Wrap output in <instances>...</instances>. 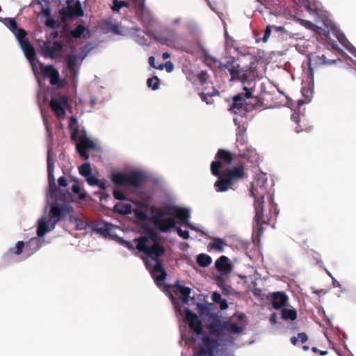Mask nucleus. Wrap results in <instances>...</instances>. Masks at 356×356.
Segmentation results:
<instances>
[{
    "instance_id": "obj_1",
    "label": "nucleus",
    "mask_w": 356,
    "mask_h": 356,
    "mask_svg": "<svg viewBox=\"0 0 356 356\" xmlns=\"http://www.w3.org/2000/svg\"><path fill=\"white\" fill-rule=\"evenodd\" d=\"M145 234L147 236H141L135 238L134 241L137 243L136 248L149 257L151 261L154 262V264H151L150 261H146V266L154 277L156 285L159 286L160 282H163L167 276L163 262L160 259V257L164 255L165 249L160 243V236L153 228L147 227L145 229ZM121 243L129 250L135 249L130 241L121 239Z\"/></svg>"
},
{
    "instance_id": "obj_2",
    "label": "nucleus",
    "mask_w": 356,
    "mask_h": 356,
    "mask_svg": "<svg viewBox=\"0 0 356 356\" xmlns=\"http://www.w3.org/2000/svg\"><path fill=\"white\" fill-rule=\"evenodd\" d=\"M234 159V154L224 149H219L216 154V161L211 163V174L218 178L214 183L216 191L218 193L225 192L232 188L233 185L245 176L243 165L226 169L220 172L223 165H230Z\"/></svg>"
},
{
    "instance_id": "obj_3",
    "label": "nucleus",
    "mask_w": 356,
    "mask_h": 356,
    "mask_svg": "<svg viewBox=\"0 0 356 356\" xmlns=\"http://www.w3.org/2000/svg\"><path fill=\"white\" fill-rule=\"evenodd\" d=\"M153 212L154 215L151 217L150 220L154 227L161 232L166 233L171 229H175L180 237L188 239L190 237L189 232L186 230L183 231L181 228L176 227L175 218L181 221L188 227L194 230L196 229L188 221L190 213L186 208L166 205L163 208L156 209Z\"/></svg>"
},
{
    "instance_id": "obj_4",
    "label": "nucleus",
    "mask_w": 356,
    "mask_h": 356,
    "mask_svg": "<svg viewBox=\"0 0 356 356\" xmlns=\"http://www.w3.org/2000/svg\"><path fill=\"white\" fill-rule=\"evenodd\" d=\"M250 194L254 200V208L255 215L254 218V228L257 229L258 235H261L264 232L263 226L268 225L271 222V210L274 209L275 216L278 214L276 204L273 202L271 196H270V211L268 213H264V197L266 195H269L267 179L265 176L261 175L257 179L252 183Z\"/></svg>"
},
{
    "instance_id": "obj_5",
    "label": "nucleus",
    "mask_w": 356,
    "mask_h": 356,
    "mask_svg": "<svg viewBox=\"0 0 356 356\" xmlns=\"http://www.w3.org/2000/svg\"><path fill=\"white\" fill-rule=\"evenodd\" d=\"M208 329L209 334H202L194 356H215V351L220 346L219 337L225 334L227 323L216 319L209 324Z\"/></svg>"
},
{
    "instance_id": "obj_6",
    "label": "nucleus",
    "mask_w": 356,
    "mask_h": 356,
    "mask_svg": "<svg viewBox=\"0 0 356 356\" xmlns=\"http://www.w3.org/2000/svg\"><path fill=\"white\" fill-rule=\"evenodd\" d=\"M243 90L244 92L233 97L232 103L229 108L231 113L241 116H245L248 113L256 109L259 101L258 97L252 95V88L244 86Z\"/></svg>"
},
{
    "instance_id": "obj_7",
    "label": "nucleus",
    "mask_w": 356,
    "mask_h": 356,
    "mask_svg": "<svg viewBox=\"0 0 356 356\" xmlns=\"http://www.w3.org/2000/svg\"><path fill=\"white\" fill-rule=\"evenodd\" d=\"M31 67L35 75L40 74L44 78H49L51 85L56 86L58 88L64 86L60 81L59 72L53 65H44L39 60H37L34 63H32Z\"/></svg>"
},
{
    "instance_id": "obj_8",
    "label": "nucleus",
    "mask_w": 356,
    "mask_h": 356,
    "mask_svg": "<svg viewBox=\"0 0 356 356\" xmlns=\"http://www.w3.org/2000/svg\"><path fill=\"white\" fill-rule=\"evenodd\" d=\"M111 179L116 186L138 188L142 185L144 177L142 174L138 172L131 174L118 172L111 175Z\"/></svg>"
},
{
    "instance_id": "obj_9",
    "label": "nucleus",
    "mask_w": 356,
    "mask_h": 356,
    "mask_svg": "<svg viewBox=\"0 0 356 356\" xmlns=\"http://www.w3.org/2000/svg\"><path fill=\"white\" fill-rule=\"evenodd\" d=\"M230 63H219L218 68L221 70L227 69L231 76L230 81H239L243 83L248 82L253 77V68L251 67H241L238 64L236 66H229Z\"/></svg>"
},
{
    "instance_id": "obj_10",
    "label": "nucleus",
    "mask_w": 356,
    "mask_h": 356,
    "mask_svg": "<svg viewBox=\"0 0 356 356\" xmlns=\"http://www.w3.org/2000/svg\"><path fill=\"white\" fill-rule=\"evenodd\" d=\"M308 67L309 74L308 79L310 81H314V67H318L321 66H329L337 63V59L329 58L325 53L317 54L312 53L307 55Z\"/></svg>"
},
{
    "instance_id": "obj_11",
    "label": "nucleus",
    "mask_w": 356,
    "mask_h": 356,
    "mask_svg": "<svg viewBox=\"0 0 356 356\" xmlns=\"http://www.w3.org/2000/svg\"><path fill=\"white\" fill-rule=\"evenodd\" d=\"M49 106L56 116L62 119L66 115V110L70 108L68 97L60 94L51 97Z\"/></svg>"
},
{
    "instance_id": "obj_12",
    "label": "nucleus",
    "mask_w": 356,
    "mask_h": 356,
    "mask_svg": "<svg viewBox=\"0 0 356 356\" xmlns=\"http://www.w3.org/2000/svg\"><path fill=\"white\" fill-rule=\"evenodd\" d=\"M96 148V144L91 140L89 138L82 136L80 141L76 143V149L79 154L80 156L85 160L89 159L88 151Z\"/></svg>"
},
{
    "instance_id": "obj_13",
    "label": "nucleus",
    "mask_w": 356,
    "mask_h": 356,
    "mask_svg": "<svg viewBox=\"0 0 356 356\" xmlns=\"http://www.w3.org/2000/svg\"><path fill=\"white\" fill-rule=\"evenodd\" d=\"M49 41L44 42L41 46V54L44 58H50L55 59L58 58L57 52H60L63 49V44L58 41H54L53 46L50 45Z\"/></svg>"
},
{
    "instance_id": "obj_14",
    "label": "nucleus",
    "mask_w": 356,
    "mask_h": 356,
    "mask_svg": "<svg viewBox=\"0 0 356 356\" xmlns=\"http://www.w3.org/2000/svg\"><path fill=\"white\" fill-rule=\"evenodd\" d=\"M186 319L191 330H193L196 334H202V323L195 313L187 309L186 310Z\"/></svg>"
},
{
    "instance_id": "obj_15",
    "label": "nucleus",
    "mask_w": 356,
    "mask_h": 356,
    "mask_svg": "<svg viewBox=\"0 0 356 356\" xmlns=\"http://www.w3.org/2000/svg\"><path fill=\"white\" fill-rule=\"evenodd\" d=\"M66 211V207L60 206L58 204H52L50 207L49 218L52 220L51 228L54 229L56 224L64 218V213Z\"/></svg>"
},
{
    "instance_id": "obj_16",
    "label": "nucleus",
    "mask_w": 356,
    "mask_h": 356,
    "mask_svg": "<svg viewBox=\"0 0 356 356\" xmlns=\"http://www.w3.org/2000/svg\"><path fill=\"white\" fill-rule=\"evenodd\" d=\"M326 26L328 29L324 35L327 40H332V35L336 38V39L342 44L346 41V38L343 33L331 22H330Z\"/></svg>"
},
{
    "instance_id": "obj_17",
    "label": "nucleus",
    "mask_w": 356,
    "mask_h": 356,
    "mask_svg": "<svg viewBox=\"0 0 356 356\" xmlns=\"http://www.w3.org/2000/svg\"><path fill=\"white\" fill-rule=\"evenodd\" d=\"M20 46L25 54L26 58L30 61L31 65L34 63L36 59V53L30 41L25 38L19 41Z\"/></svg>"
},
{
    "instance_id": "obj_18",
    "label": "nucleus",
    "mask_w": 356,
    "mask_h": 356,
    "mask_svg": "<svg viewBox=\"0 0 356 356\" xmlns=\"http://www.w3.org/2000/svg\"><path fill=\"white\" fill-rule=\"evenodd\" d=\"M215 266L218 271L222 275H227L232 271L233 266L229 261L226 256H220L215 262Z\"/></svg>"
},
{
    "instance_id": "obj_19",
    "label": "nucleus",
    "mask_w": 356,
    "mask_h": 356,
    "mask_svg": "<svg viewBox=\"0 0 356 356\" xmlns=\"http://www.w3.org/2000/svg\"><path fill=\"white\" fill-rule=\"evenodd\" d=\"M272 305L275 309L284 307L288 301V296L284 292H275L272 295Z\"/></svg>"
},
{
    "instance_id": "obj_20",
    "label": "nucleus",
    "mask_w": 356,
    "mask_h": 356,
    "mask_svg": "<svg viewBox=\"0 0 356 356\" xmlns=\"http://www.w3.org/2000/svg\"><path fill=\"white\" fill-rule=\"evenodd\" d=\"M77 61L78 58L76 55L70 54L66 58L67 67L74 78L78 74Z\"/></svg>"
},
{
    "instance_id": "obj_21",
    "label": "nucleus",
    "mask_w": 356,
    "mask_h": 356,
    "mask_svg": "<svg viewBox=\"0 0 356 356\" xmlns=\"http://www.w3.org/2000/svg\"><path fill=\"white\" fill-rule=\"evenodd\" d=\"M226 245V241L223 238L215 237L213 238L212 242L209 244L208 248L211 250H214L215 251L222 252L224 251Z\"/></svg>"
},
{
    "instance_id": "obj_22",
    "label": "nucleus",
    "mask_w": 356,
    "mask_h": 356,
    "mask_svg": "<svg viewBox=\"0 0 356 356\" xmlns=\"http://www.w3.org/2000/svg\"><path fill=\"white\" fill-rule=\"evenodd\" d=\"M54 161L51 158V149L49 148L47 152V172H48V181L49 182L55 181V177L54 174Z\"/></svg>"
},
{
    "instance_id": "obj_23",
    "label": "nucleus",
    "mask_w": 356,
    "mask_h": 356,
    "mask_svg": "<svg viewBox=\"0 0 356 356\" xmlns=\"http://www.w3.org/2000/svg\"><path fill=\"white\" fill-rule=\"evenodd\" d=\"M53 229L51 228V225H49L44 219H40L38 222L37 235L42 237L47 232Z\"/></svg>"
},
{
    "instance_id": "obj_24",
    "label": "nucleus",
    "mask_w": 356,
    "mask_h": 356,
    "mask_svg": "<svg viewBox=\"0 0 356 356\" xmlns=\"http://www.w3.org/2000/svg\"><path fill=\"white\" fill-rule=\"evenodd\" d=\"M113 211L121 215L130 214L132 212V206L130 204L119 202L114 206Z\"/></svg>"
},
{
    "instance_id": "obj_25",
    "label": "nucleus",
    "mask_w": 356,
    "mask_h": 356,
    "mask_svg": "<svg viewBox=\"0 0 356 356\" xmlns=\"http://www.w3.org/2000/svg\"><path fill=\"white\" fill-rule=\"evenodd\" d=\"M91 229L93 232L101 234H108L111 230L110 224L107 222L95 224L91 226Z\"/></svg>"
},
{
    "instance_id": "obj_26",
    "label": "nucleus",
    "mask_w": 356,
    "mask_h": 356,
    "mask_svg": "<svg viewBox=\"0 0 356 356\" xmlns=\"http://www.w3.org/2000/svg\"><path fill=\"white\" fill-rule=\"evenodd\" d=\"M175 287L179 290L183 302L187 303L188 302L189 296L191 293V289L188 286H182L179 284H175Z\"/></svg>"
},
{
    "instance_id": "obj_27",
    "label": "nucleus",
    "mask_w": 356,
    "mask_h": 356,
    "mask_svg": "<svg viewBox=\"0 0 356 356\" xmlns=\"http://www.w3.org/2000/svg\"><path fill=\"white\" fill-rule=\"evenodd\" d=\"M211 262V257L206 254H200L197 257V263L201 267H207Z\"/></svg>"
},
{
    "instance_id": "obj_28",
    "label": "nucleus",
    "mask_w": 356,
    "mask_h": 356,
    "mask_svg": "<svg viewBox=\"0 0 356 356\" xmlns=\"http://www.w3.org/2000/svg\"><path fill=\"white\" fill-rule=\"evenodd\" d=\"M282 317L284 320L295 321L297 318V313L295 309L284 308L282 310Z\"/></svg>"
},
{
    "instance_id": "obj_29",
    "label": "nucleus",
    "mask_w": 356,
    "mask_h": 356,
    "mask_svg": "<svg viewBox=\"0 0 356 356\" xmlns=\"http://www.w3.org/2000/svg\"><path fill=\"white\" fill-rule=\"evenodd\" d=\"M86 134L83 132H81L78 127H75L72 129H71V134L70 138L72 141L76 142V143L78 141H80L81 138L82 136H86Z\"/></svg>"
},
{
    "instance_id": "obj_30",
    "label": "nucleus",
    "mask_w": 356,
    "mask_h": 356,
    "mask_svg": "<svg viewBox=\"0 0 356 356\" xmlns=\"http://www.w3.org/2000/svg\"><path fill=\"white\" fill-rule=\"evenodd\" d=\"M79 171L81 175L84 177H88L92 175V169L89 163H83L79 168Z\"/></svg>"
},
{
    "instance_id": "obj_31",
    "label": "nucleus",
    "mask_w": 356,
    "mask_h": 356,
    "mask_svg": "<svg viewBox=\"0 0 356 356\" xmlns=\"http://www.w3.org/2000/svg\"><path fill=\"white\" fill-rule=\"evenodd\" d=\"M86 31L83 25L79 24L74 29L70 31V35L74 38H80Z\"/></svg>"
},
{
    "instance_id": "obj_32",
    "label": "nucleus",
    "mask_w": 356,
    "mask_h": 356,
    "mask_svg": "<svg viewBox=\"0 0 356 356\" xmlns=\"http://www.w3.org/2000/svg\"><path fill=\"white\" fill-rule=\"evenodd\" d=\"M160 84V79L154 76L152 78H149L147 81V85L149 88H151L152 90H155L159 88Z\"/></svg>"
},
{
    "instance_id": "obj_33",
    "label": "nucleus",
    "mask_w": 356,
    "mask_h": 356,
    "mask_svg": "<svg viewBox=\"0 0 356 356\" xmlns=\"http://www.w3.org/2000/svg\"><path fill=\"white\" fill-rule=\"evenodd\" d=\"M243 331V327L241 326L238 325L236 323H233L231 324L227 323V329L225 332H232L234 334L241 333Z\"/></svg>"
},
{
    "instance_id": "obj_34",
    "label": "nucleus",
    "mask_w": 356,
    "mask_h": 356,
    "mask_svg": "<svg viewBox=\"0 0 356 356\" xmlns=\"http://www.w3.org/2000/svg\"><path fill=\"white\" fill-rule=\"evenodd\" d=\"M24 247V242L23 241H18L16 243L15 248H10L9 250V251L8 252V254H16V255H19L22 252Z\"/></svg>"
},
{
    "instance_id": "obj_35",
    "label": "nucleus",
    "mask_w": 356,
    "mask_h": 356,
    "mask_svg": "<svg viewBox=\"0 0 356 356\" xmlns=\"http://www.w3.org/2000/svg\"><path fill=\"white\" fill-rule=\"evenodd\" d=\"M127 6V3L124 1L113 0L112 10L119 11L122 7Z\"/></svg>"
},
{
    "instance_id": "obj_36",
    "label": "nucleus",
    "mask_w": 356,
    "mask_h": 356,
    "mask_svg": "<svg viewBox=\"0 0 356 356\" xmlns=\"http://www.w3.org/2000/svg\"><path fill=\"white\" fill-rule=\"evenodd\" d=\"M208 78L209 74L207 71L202 70L197 74V79L202 85H204L206 83Z\"/></svg>"
},
{
    "instance_id": "obj_37",
    "label": "nucleus",
    "mask_w": 356,
    "mask_h": 356,
    "mask_svg": "<svg viewBox=\"0 0 356 356\" xmlns=\"http://www.w3.org/2000/svg\"><path fill=\"white\" fill-rule=\"evenodd\" d=\"M113 193L114 198L116 199V200H126L125 195L120 190L115 189L113 191Z\"/></svg>"
},
{
    "instance_id": "obj_38",
    "label": "nucleus",
    "mask_w": 356,
    "mask_h": 356,
    "mask_svg": "<svg viewBox=\"0 0 356 356\" xmlns=\"http://www.w3.org/2000/svg\"><path fill=\"white\" fill-rule=\"evenodd\" d=\"M272 29H273V26L268 25L266 27V29H265V31H264V36L262 38V40L264 42H266L268 40V39L269 38V37L270 35Z\"/></svg>"
},
{
    "instance_id": "obj_39",
    "label": "nucleus",
    "mask_w": 356,
    "mask_h": 356,
    "mask_svg": "<svg viewBox=\"0 0 356 356\" xmlns=\"http://www.w3.org/2000/svg\"><path fill=\"white\" fill-rule=\"evenodd\" d=\"M88 184L90 186H96L99 184V179L95 176L90 175L86 178Z\"/></svg>"
},
{
    "instance_id": "obj_40",
    "label": "nucleus",
    "mask_w": 356,
    "mask_h": 356,
    "mask_svg": "<svg viewBox=\"0 0 356 356\" xmlns=\"http://www.w3.org/2000/svg\"><path fill=\"white\" fill-rule=\"evenodd\" d=\"M72 191L74 194L79 195L81 199L85 198V195L81 193V188L78 184H74L72 187Z\"/></svg>"
},
{
    "instance_id": "obj_41",
    "label": "nucleus",
    "mask_w": 356,
    "mask_h": 356,
    "mask_svg": "<svg viewBox=\"0 0 356 356\" xmlns=\"http://www.w3.org/2000/svg\"><path fill=\"white\" fill-rule=\"evenodd\" d=\"M7 26L13 32H15L17 29V24L14 19H9Z\"/></svg>"
},
{
    "instance_id": "obj_42",
    "label": "nucleus",
    "mask_w": 356,
    "mask_h": 356,
    "mask_svg": "<svg viewBox=\"0 0 356 356\" xmlns=\"http://www.w3.org/2000/svg\"><path fill=\"white\" fill-rule=\"evenodd\" d=\"M16 31H17L16 37H17L18 41L26 38V32L25 31L24 29L17 28V29Z\"/></svg>"
},
{
    "instance_id": "obj_43",
    "label": "nucleus",
    "mask_w": 356,
    "mask_h": 356,
    "mask_svg": "<svg viewBox=\"0 0 356 356\" xmlns=\"http://www.w3.org/2000/svg\"><path fill=\"white\" fill-rule=\"evenodd\" d=\"M157 40L162 44H165L167 46H171L172 43V40L166 37H161L158 38Z\"/></svg>"
},
{
    "instance_id": "obj_44",
    "label": "nucleus",
    "mask_w": 356,
    "mask_h": 356,
    "mask_svg": "<svg viewBox=\"0 0 356 356\" xmlns=\"http://www.w3.org/2000/svg\"><path fill=\"white\" fill-rule=\"evenodd\" d=\"M148 62H149V65L154 68L159 69V70H163V66L162 64H161L159 66L155 65V63H154L155 58L154 56H150L148 59Z\"/></svg>"
},
{
    "instance_id": "obj_45",
    "label": "nucleus",
    "mask_w": 356,
    "mask_h": 356,
    "mask_svg": "<svg viewBox=\"0 0 356 356\" xmlns=\"http://www.w3.org/2000/svg\"><path fill=\"white\" fill-rule=\"evenodd\" d=\"M211 299L216 303H219L222 300L221 295L218 292L213 293Z\"/></svg>"
},
{
    "instance_id": "obj_46",
    "label": "nucleus",
    "mask_w": 356,
    "mask_h": 356,
    "mask_svg": "<svg viewBox=\"0 0 356 356\" xmlns=\"http://www.w3.org/2000/svg\"><path fill=\"white\" fill-rule=\"evenodd\" d=\"M236 142L243 145L246 143V139L243 134H237Z\"/></svg>"
},
{
    "instance_id": "obj_47",
    "label": "nucleus",
    "mask_w": 356,
    "mask_h": 356,
    "mask_svg": "<svg viewBox=\"0 0 356 356\" xmlns=\"http://www.w3.org/2000/svg\"><path fill=\"white\" fill-rule=\"evenodd\" d=\"M49 188L51 194H55L57 192V186L55 181L49 182Z\"/></svg>"
},
{
    "instance_id": "obj_48",
    "label": "nucleus",
    "mask_w": 356,
    "mask_h": 356,
    "mask_svg": "<svg viewBox=\"0 0 356 356\" xmlns=\"http://www.w3.org/2000/svg\"><path fill=\"white\" fill-rule=\"evenodd\" d=\"M298 338L300 340L302 343H305L308 340V336L305 332L298 333Z\"/></svg>"
},
{
    "instance_id": "obj_49",
    "label": "nucleus",
    "mask_w": 356,
    "mask_h": 356,
    "mask_svg": "<svg viewBox=\"0 0 356 356\" xmlns=\"http://www.w3.org/2000/svg\"><path fill=\"white\" fill-rule=\"evenodd\" d=\"M200 96L201 97L202 101L206 102L207 104L211 103L210 102L208 101V97H211V95L210 94H205L204 92H201L200 94Z\"/></svg>"
},
{
    "instance_id": "obj_50",
    "label": "nucleus",
    "mask_w": 356,
    "mask_h": 356,
    "mask_svg": "<svg viewBox=\"0 0 356 356\" xmlns=\"http://www.w3.org/2000/svg\"><path fill=\"white\" fill-rule=\"evenodd\" d=\"M165 67L168 72H171L174 70V65L171 61H167L165 63Z\"/></svg>"
},
{
    "instance_id": "obj_51",
    "label": "nucleus",
    "mask_w": 356,
    "mask_h": 356,
    "mask_svg": "<svg viewBox=\"0 0 356 356\" xmlns=\"http://www.w3.org/2000/svg\"><path fill=\"white\" fill-rule=\"evenodd\" d=\"M69 127H70V129H72L75 127H77V120L76 118L71 117V118L70 120Z\"/></svg>"
},
{
    "instance_id": "obj_52",
    "label": "nucleus",
    "mask_w": 356,
    "mask_h": 356,
    "mask_svg": "<svg viewBox=\"0 0 356 356\" xmlns=\"http://www.w3.org/2000/svg\"><path fill=\"white\" fill-rule=\"evenodd\" d=\"M58 183L59 184L60 186H67V179L65 177H60L58 178Z\"/></svg>"
},
{
    "instance_id": "obj_53",
    "label": "nucleus",
    "mask_w": 356,
    "mask_h": 356,
    "mask_svg": "<svg viewBox=\"0 0 356 356\" xmlns=\"http://www.w3.org/2000/svg\"><path fill=\"white\" fill-rule=\"evenodd\" d=\"M218 304L220 305V308L222 310L228 307L227 302L225 299H222Z\"/></svg>"
},
{
    "instance_id": "obj_54",
    "label": "nucleus",
    "mask_w": 356,
    "mask_h": 356,
    "mask_svg": "<svg viewBox=\"0 0 356 356\" xmlns=\"http://www.w3.org/2000/svg\"><path fill=\"white\" fill-rule=\"evenodd\" d=\"M273 29L277 32H280V33H286V32L285 29L283 26H277L275 25H273Z\"/></svg>"
},
{
    "instance_id": "obj_55",
    "label": "nucleus",
    "mask_w": 356,
    "mask_h": 356,
    "mask_svg": "<svg viewBox=\"0 0 356 356\" xmlns=\"http://www.w3.org/2000/svg\"><path fill=\"white\" fill-rule=\"evenodd\" d=\"M75 14L78 17H81L83 15V10L81 8L79 2H78V9H77V10H76Z\"/></svg>"
},
{
    "instance_id": "obj_56",
    "label": "nucleus",
    "mask_w": 356,
    "mask_h": 356,
    "mask_svg": "<svg viewBox=\"0 0 356 356\" xmlns=\"http://www.w3.org/2000/svg\"><path fill=\"white\" fill-rule=\"evenodd\" d=\"M277 315L276 314L273 313L270 315V323L274 325L277 323Z\"/></svg>"
},
{
    "instance_id": "obj_57",
    "label": "nucleus",
    "mask_w": 356,
    "mask_h": 356,
    "mask_svg": "<svg viewBox=\"0 0 356 356\" xmlns=\"http://www.w3.org/2000/svg\"><path fill=\"white\" fill-rule=\"evenodd\" d=\"M235 61H236V59H235V58H234V57H229V58H228V59L227 60L226 63H230V64L229 65V66L231 67V66H235V65H234V63H235Z\"/></svg>"
},
{
    "instance_id": "obj_58",
    "label": "nucleus",
    "mask_w": 356,
    "mask_h": 356,
    "mask_svg": "<svg viewBox=\"0 0 356 356\" xmlns=\"http://www.w3.org/2000/svg\"><path fill=\"white\" fill-rule=\"evenodd\" d=\"M46 24L49 27H54L55 25V21L53 19H48L46 22Z\"/></svg>"
},
{
    "instance_id": "obj_59",
    "label": "nucleus",
    "mask_w": 356,
    "mask_h": 356,
    "mask_svg": "<svg viewBox=\"0 0 356 356\" xmlns=\"http://www.w3.org/2000/svg\"><path fill=\"white\" fill-rule=\"evenodd\" d=\"M290 340H291V343L293 345L296 346V345H297L298 338V337H292Z\"/></svg>"
},
{
    "instance_id": "obj_60",
    "label": "nucleus",
    "mask_w": 356,
    "mask_h": 356,
    "mask_svg": "<svg viewBox=\"0 0 356 356\" xmlns=\"http://www.w3.org/2000/svg\"><path fill=\"white\" fill-rule=\"evenodd\" d=\"M97 186H98L101 189H103V190L106 188V183L105 182H100L99 180V184H97Z\"/></svg>"
},
{
    "instance_id": "obj_61",
    "label": "nucleus",
    "mask_w": 356,
    "mask_h": 356,
    "mask_svg": "<svg viewBox=\"0 0 356 356\" xmlns=\"http://www.w3.org/2000/svg\"><path fill=\"white\" fill-rule=\"evenodd\" d=\"M162 57L164 60H166L170 57V54L168 52H164L162 54Z\"/></svg>"
},
{
    "instance_id": "obj_62",
    "label": "nucleus",
    "mask_w": 356,
    "mask_h": 356,
    "mask_svg": "<svg viewBox=\"0 0 356 356\" xmlns=\"http://www.w3.org/2000/svg\"><path fill=\"white\" fill-rule=\"evenodd\" d=\"M332 284H333V286H335V287H339L340 286L339 282H337L336 280H334L333 278H332Z\"/></svg>"
},
{
    "instance_id": "obj_63",
    "label": "nucleus",
    "mask_w": 356,
    "mask_h": 356,
    "mask_svg": "<svg viewBox=\"0 0 356 356\" xmlns=\"http://www.w3.org/2000/svg\"><path fill=\"white\" fill-rule=\"evenodd\" d=\"M180 22H181V18H179H179H176V19H175L172 21V23H173L174 24H179Z\"/></svg>"
},
{
    "instance_id": "obj_64",
    "label": "nucleus",
    "mask_w": 356,
    "mask_h": 356,
    "mask_svg": "<svg viewBox=\"0 0 356 356\" xmlns=\"http://www.w3.org/2000/svg\"><path fill=\"white\" fill-rule=\"evenodd\" d=\"M43 13L45 15L49 16L50 15V10L49 9L47 8L43 10Z\"/></svg>"
}]
</instances>
